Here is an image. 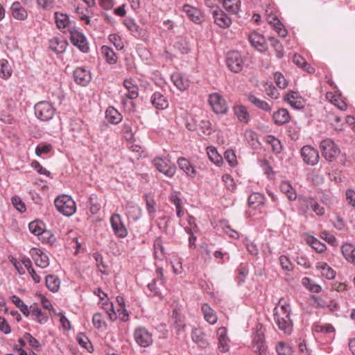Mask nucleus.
<instances>
[{
    "label": "nucleus",
    "mask_w": 355,
    "mask_h": 355,
    "mask_svg": "<svg viewBox=\"0 0 355 355\" xmlns=\"http://www.w3.org/2000/svg\"><path fill=\"white\" fill-rule=\"evenodd\" d=\"M30 254L37 266L41 268H46L49 266V257L40 249L36 248L31 249Z\"/></svg>",
    "instance_id": "f8f14e48"
},
{
    "label": "nucleus",
    "mask_w": 355,
    "mask_h": 355,
    "mask_svg": "<svg viewBox=\"0 0 355 355\" xmlns=\"http://www.w3.org/2000/svg\"><path fill=\"white\" fill-rule=\"evenodd\" d=\"M279 188L281 191L286 195L288 200L293 201L297 199V193L289 182H282Z\"/></svg>",
    "instance_id": "f704fd0d"
},
{
    "label": "nucleus",
    "mask_w": 355,
    "mask_h": 355,
    "mask_svg": "<svg viewBox=\"0 0 355 355\" xmlns=\"http://www.w3.org/2000/svg\"><path fill=\"white\" fill-rule=\"evenodd\" d=\"M55 19L58 28L64 29L69 28L70 21L67 14L56 12L55 13Z\"/></svg>",
    "instance_id": "79ce46f5"
},
{
    "label": "nucleus",
    "mask_w": 355,
    "mask_h": 355,
    "mask_svg": "<svg viewBox=\"0 0 355 355\" xmlns=\"http://www.w3.org/2000/svg\"><path fill=\"white\" fill-rule=\"evenodd\" d=\"M284 99L295 109H302L305 105L303 98L296 92H290L285 96Z\"/></svg>",
    "instance_id": "a211bd4d"
},
{
    "label": "nucleus",
    "mask_w": 355,
    "mask_h": 355,
    "mask_svg": "<svg viewBox=\"0 0 355 355\" xmlns=\"http://www.w3.org/2000/svg\"><path fill=\"white\" fill-rule=\"evenodd\" d=\"M75 81L80 85L85 86L91 80L89 71L82 67H78L73 73Z\"/></svg>",
    "instance_id": "4be33fe9"
},
{
    "label": "nucleus",
    "mask_w": 355,
    "mask_h": 355,
    "mask_svg": "<svg viewBox=\"0 0 355 355\" xmlns=\"http://www.w3.org/2000/svg\"><path fill=\"white\" fill-rule=\"evenodd\" d=\"M274 80H275L277 85L279 88L284 89L288 85L287 80H286V78H284L283 74L279 72H276L274 74Z\"/></svg>",
    "instance_id": "69168bd1"
},
{
    "label": "nucleus",
    "mask_w": 355,
    "mask_h": 355,
    "mask_svg": "<svg viewBox=\"0 0 355 355\" xmlns=\"http://www.w3.org/2000/svg\"><path fill=\"white\" fill-rule=\"evenodd\" d=\"M110 223L114 234L120 238H125L128 235V230L124 225L121 216L114 214L110 218Z\"/></svg>",
    "instance_id": "9b49d317"
},
{
    "label": "nucleus",
    "mask_w": 355,
    "mask_h": 355,
    "mask_svg": "<svg viewBox=\"0 0 355 355\" xmlns=\"http://www.w3.org/2000/svg\"><path fill=\"white\" fill-rule=\"evenodd\" d=\"M291 313V300L288 297H282L274 309V320L279 329L286 334H291L293 323L290 318Z\"/></svg>",
    "instance_id": "f257e3e1"
},
{
    "label": "nucleus",
    "mask_w": 355,
    "mask_h": 355,
    "mask_svg": "<svg viewBox=\"0 0 355 355\" xmlns=\"http://www.w3.org/2000/svg\"><path fill=\"white\" fill-rule=\"evenodd\" d=\"M10 10L12 17L17 20L24 21L28 17L26 10L19 1H15L12 4Z\"/></svg>",
    "instance_id": "a878e982"
},
{
    "label": "nucleus",
    "mask_w": 355,
    "mask_h": 355,
    "mask_svg": "<svg viewBox=\"0 0 355 355\" xmlns=\"http://www.w3.org/2000/svg\"><path fill=\"white\" fill-rule=\"evenodd\" d=\"M326 98L334 105L338 107L340 110H345L347 107V105L343 100V96L338 92H328L326 94Z\"/></svg>",
    "instance_id": "aec40b11"
},
{
    "label": "nucleus",
    "mask_w": 355,
    "mask_h": 355,
    "mask_svg": "<svg viewBox=\"0 0 355 355\" xmlns=\"http://www.w3.org/2000/svg\"><path fill=\"white\" fill-rule=\"evenodd\" d=\"M207 154L211 162L220 166L223 162L222 157L218 154L216 148L214 146H208L206 149Z\"/></svg>",
    "instance_id": "a18cd8bd"
},
{
    "label": "nucleus",
    "mask_w": 355,
    "mask_h": 355,
    "mask_svg": "<svg viewBox=\"0 0 355 355\" xmlns=\"http://www.w3.org/2000/svg\"><path fill=\"white\" fill-rule=\"evenodd\" d=\"M199 126L200 130L205 135H210L213 131L211 123L209 120H202Z\"/></svg>",
    "instance_id": "0e129e2a"
},
{
    "label": "nucleus",
    "mask_w": 355,
    "mask_h": 355,
    "mask_svg": "<svg viewBox=\"0 0 355 355\" xmlns=\"http://www.w3.org/2000/svg\"><path fill=\"white\" fill-rule=\"evenodd\" d=\"M341 252L345 259L355 264V247L351 243H345L341 247Z\"/></svg>",
    "instance_id": "2f4dec72"
},
{
    "label": "nucleus",
    "mask_w": 355,
    "mask_h": 355,
    "mask_svg": "<svg viewBox=\"0 0 355 355\" xmlns=\"http://www.w3.org/2000/svg\"><path fill=\"white\" fill-rule=\"evenodd\" d=\"M102 308L105 311L107 316L109 317L111 321L114 322L117 319V315L114 309L112 302L108 300L105 301V302H103Z\"/></svg>",
    "instance_id": "8fccbe9b"
},
{
    "label": "nucleus",
    "mask_w": 355,
    "mask_h": 355,
    "mask_svg": "<svg viewBox=\"0 0 355 355\" xmlns=\"http://www.w3.org/2000/svg\"><path fill=\"white\" fill-rule=\"evenodd\" d=\"M276 351L278 355H292V347L284 342H279L276 345Z\"/></svg>",
    "instance_id": "603ef678"
},
{
    "label": "nucleus",
    "mask_w": 355,
    "mask_h": 355,
    "mask_svg": "<svg viewBox=\"0 0 355 355\" xmlns=\"http://www.w3.org/2000/svg\"><path fill=\"white\" fill-rule=\"evenodd\" d=\"M237 119L243 123H248L250 119L249 112L246 107L242 105H234L232 108Z\"/></svg>",
    "instance_id": "bb28decb"
},
{
    "label": "nucleus",
    "mask_w": 355,
    "mask_h": 355,
    "mask_svg": "<svg viewBox=\"0 0 355 355\" xmlns=\"http://www.w3.org/2000/svg\"><path fill=\"white\" fill-rule=\"evenodd\" d=\"M170 201L175 205L176 214L178 218H182L184 214V209L182 206L181 198L178 196V192L173 193L170 196Z\"/></svg>",
    "instance_id": "ea45409f"
},
{
    "label": "nucleus",
    "mask_w": 355,
    "mask_h": 355,
    "mask_svg": "<svg viewBox=\"0 0 355 355\" xmlns=\"http://www.w3.org/2000/svg\"><path fill=\"white\" fill-rule=\"evenodd\" d=\"M30 231L36 236H39L44 230V224L40 220L32 221L28 225Z\"/></svg>",
    "instance_id": "5fc2aeb1"
},
{
    "label": "nucleus",
    "mask_w": 355,
    "mask_h": 355,
    "mask_svg": "<svg viewBox=\"0 0 355 355\" xmlns=\"http://www.w3.org/2000/svg\"><path fill=\"white\" fill-rule=\"evenodd\" d=\"M30 310L32 314V316L34 317V320L38 322L40 324L45 323L47 320L48 317L46 315L42 312L41 309L38 307V306L36 304H34L30 306Z\"/></svg>",
    "instance_id": "a19ab883"
},
{
    "label": "nucleus",
    "mask_w": 355,
    "mask_h": 355,
    "mask_svg": "<svg viewBox=\"0 0 355 355\" xmlns=\"http://www.w3.org/2000/svg\"><path fill=\"white\" fill-rule=\"evenodd\" d=\"M302 285L312 293H318L321 291V286L315 284L314 282L309 277H304L302 279Z\"/></svg>",
    "instance_id": "09e8293b"
},
{
    "label": "nucleus",
    "mask_w": 355,
    "mask_h": 355,
    "mask_svg": "<svg viewBox=\"0 0 355 355\" xmlns=\"http://www.w3.org/2000/svg\"><path fill=\"white\" fill-rule=\"evenodd\" d=\"M252 349L257 355H267L264 330L261 324L256 326L255 331L252 334Z\"/></svg>",
    "instance_id": "7ed1b4c3"
},
{
    "label": "nucleus",
    "mask_w": 355,
    "mask_h": 355,
    "mask_svg": "<svg viewBox=\"0 0 355 355\" xmlns=\"http://www.w3.org/2000/svg\"><path fill=\"white\" fill-rule=\"evenodd\" d=\"M320 236L322 239L324 240L329 244L336 246L338 245L336 238L327 231H323L320 233Z\"/></svg>",
    "instance_id": "052dcab7"
},
{
    "label": "nucleus",
    "mask_w": 355,
    "mask_h": 355,
    "mask_svg": "<svg viewBox=\"0 0 355 355\" xmlns=\"http://www.w3.org/2000/svg\"><path fill=\"white\" fill-rule=\"evenodd\" d=\"M101 54L110 64H114L117 62V56L113 49L107 46H103L101 48Z\"/></svg>",
    "instance_id": "e433bc0d"
},
{
    "label": "nucleus",
    "mask_w": 355,
    "mask_h": 355,
    "mask_svg": "<svg viewBox=\"0 0 355 355\" xmlns=\"http://www.w3.org/2000/svg\"><path fill=\"white\" fill-rule=\"evenodd\" d=\"M301 157L304 163L314 166L318 163L320 156L318 151L313 146L307 145L301 149Z\"/></svg>",
    "instance_id": "1a4fd4ad"
},
{
    "label": "nucleus",
    "mask_w": 355,
    "mask_h": 355,
    "mask_svg": "<svg viewBox=\"0 0 355 355\" xmlns=\"http://www.w3.org/2000/svg\"><path fill=\"white\" fill-rule=\"evenodd\" d=\"M272 119L276 124L282 125L289 121L290 116L286 109L282 108L273 114Z\"/></svg>",
    "instance_id": "c9c22d12"
},
{
    "label": "nucleus",
    "mask_w": 355,
    "mask_h": 355,
    "mask_svg": "<svg viewBox=\"0 0 355 355\" xmlns=\"http://www.w3.org/2000/svg\"><path fill=\"white\" fill-rule=\"evenodd\" d=\"M69 31L71 43L83 53L87 52L89 46L83 33L75 29H69Z\"/></svg>",
    "instance_id": "9d476101"
},
{
    "label": "nucleus",
    "mask_w": 355,
    "mask_h": 355,
    "mask_svg": "<svg viewBox=\"0 0 355 355\" xmlns=\"http://www.w3.org/2000/svg\"><path fill=\"white\" fill-rule=\"evenodd\" d=\"M265 141L271 146V148L275 153H279L282 150L280 141L272 135H267L264 139Z\"/></svg>",
    "instance_id": "de8ad7c7"
},
{
    "label": "nucleus",
    "mask_w": 355,
    "mask_h": 355,
    "mask_svg": "<svg viewBox=\"0 0 355 355\" xmlns=\"http://www.w3.org/2000/svg\"><path fill=\"white\" fill-rule=\"evenodd\" d=\"M209 103L213 111L217 114H224L227 112L228 106L225 100L218 93L209 95Z\"/></svg>",
    "instance_id": "6e6552de"
},
{
    "label": "nucleus",
    "mask_w": 355,
    "mask_h": 355,
    "mask_svg": "<svg viewBox=\"0 0 355 355\" xmlns=\"http://www.w3.org/2000/svg\"><path fill=\"white\" fill-rule=\"evenodd\" d=\"M39 239L42 242L47 244L53 245L55 241V237L53 234L46 230H44L38 236Z\"/></svg>",
    "instance_id": "864d4df0"
},
{
    "label": "nucleus",
    "mask_w": 355,
    "mask_h": 355,
    "mask_svg": "<svg viewBox=\"0 0 355 355\" xmlns=\"http://www.w3.org/2000/svg\"><path fill=\"white\" fill-rule=\"evenodd\" d=\"M0 74L4 78H9L12 74V69L9 62L5 59L0 60Z\"/></svg>",
    "instance_id": "6e6d98bb"
},
{
    "label": "nucleus",
    "mask_w": 355,
    "mask_h": 355,
    "mask_svg": "<svg viewBox=\"0 0 355 355\" xmlns=\"http://www.w3.org/2000/svg\"><path fill=\"white\" fill-rule=\"evenodd\" d=\"M92 322L94 326L97 329H105L107 327V324L102 314L99 313H96L93 315Z\"/></svg>",
    "instance_id": "bf43d9fd"
},
{
    "label": "nucleus",
    "mask_w": 355,
    "mask_h": 355,
    "mask_svg": "<svg viewBox=\"0 0 355 355\" xmlns=\"http://www.w3.org/2000/svg\"><path fill=\"white\" fill-rule=\"evenodd\" d=\"M46 285L51 291L55 293L60 288V281L58 277L49 275L46 277Z\"/></svg>",
    "instance_id": "c03bdc74"
},
{
    "label": "nucleus",
    "mask_w": 355,
    "mask_h": 355,
    "mask_svg": "<svg viewBox=\"0 0 355 355\" xmlns=\"http://www.w3.org/2000/svg\"><path fill=\"white\" fill-rule=\"evenodd\" d=\"M55 109L53 105L47 101L37 103L35 105V114L41 121H49L54 115Z\"/></svg>",
    "instance_id": "423d86ee"
},
{
    "label": "nucleus",
    "mask_w": 355,
    "mask_h": 355,
    "mask_svg": "<svg viewBox=\"0 0 355 355\" xmlns=\"http://www.w3.org/2000/svg\"><path fill=\"white\" fill-rule=\"evenodd\" d=\"M109 40L114 46L118 49L121 50L123 48L124 45L120 36L116 34H111L109 35Z\"/></svg>",
    "instance_id": "774afa93"
},
{
    "label": "nucleus",
    "mask_w": 355,
    "mask_h": 355,
    "mask_svg": "<svg viewBox=\"0 0 355 355\" xmlns=\"http://www.w3.org/2000/svg\"><path fill=\"white\" fill-rule=\"evenodd\" d=\"M315 268L322 277L327 279H333L336 277V271L325 262H318Z\"/></svg>",
    "instance_id": "b1692460"
},
{
    "label": "nucleus",
    "mask_w": 355,
    "mask_h": 355,
    "mask_svg": "<svg viewBox=\"0 0 355 355\" xmlns=\"http://www.w3.org/2000/svg\"><path fill=\"white\" fill-rule=\"evenodd\" d=\"M153 164L161 173L169 178L174 176L176 172L175 166H168L165 160L161 157H155L153 159Z\"/></svg>",
    "instance_id": "dca6fc26"
},
{
    "label": "nucleus",
    "mask_w": 355,
    "mask_h": 355,
    "mask_svg": "<svg viewBox=\"0 0 355 355\" xmlns=\"http://www.w3.org/2000/svg\"><path fill=\"white\" fill-rule=\"evenodd\" d=\"M270 24H271L274 27L275 30L279 36L282 37L286 36L287 31L284 28L283 24H282L279 19H273V21H270Z\"/></svg>",
    "instance_id": "4d7b16f0"
},
{
    "label": "nucleus",
    "mask_w": 355,
    "mask_h": 355,
    "mask_svg": "<svg viewBox=\"0 0 355 355\" xmlns=\"http://www.w3.org/2000/svg\"><path fill=\"white\" fill-rule=\"evenodd\" d=\"M226 64L231 71L239 73L243 68L244 61L239 52L232 51L227 53Z\"/></svg>",
    "instance_id": "39448f33"
},
{
    "label": "nucleus",
    "mask_w": 355,
    "mask_h": 355,
    "mask_svg": "<svg viewBox=\"0 0 355 355\" xmlns=\"http://www.w3.org/2000/svg\"><path fill=\"white\" fill-rule=\"evenodd\" d=\"M152 104L159 110L166 109L168 103L166 98L159 92H155L151 96Z\"/></svg>",
    "instance_id": "473e14b6"
},
{
    "label": "nucleus",
    "mask_w": 355,
    "mask_h": 355,
    "mask_svg": "<svg viewBox=\"0 0 355 355\" xmlns=\"http://www.w3.org/2000/svg\"><path fill=\"white\" fill-rule=\"evenodd\" d=\"M298 201L302 207L304 208V211L306 212L309 208H311L312 203H311V201L316 200L312 197L300 196Z\"/></svg>",
    "instance_id": "680f3d73"
},
{
    "label": "nucleus",
    "mask_w": 355,
    "mask_h": 355,
    "mask_svg": "<svg viewBox=\"0 0 355 355\" xmlns=\"http://www.w3.org/2000/svg\"><path fill=\"white\" fill-rule=\"evenodd\" d=\"M191 338L193 341L201 348H205L209 345V342L206 338V334L200 329L196 328L193 329Z\"/></svg>",
    "instance_id": "393cba45"
},
{
    "label": "nucleus",
    "mask_w": 355,
    "mask_h": 355,
    "mask_svg": "<svg viewBox=\"0 0 355 355\" xmlns=\"http://www.w3.org/2000/svg\"><path fill=\"white\" fill-rule=\"evenodd\" d=\"M224 157L230 166L235 167L238 165L236 156L235 152L233 150H227L224 153Z\"/></svg>",
    "instance_id": "13d9d810"
},
{
    "label": "nucleus",
    "mask_w": 355,
    "mask_h": 355,
    "mask_svg": "<svg viewBox=\"0 0 355 355\" xmlns=\"http://www.w3.org/2000/svg\"><path fill=\"white\" fill-rule=\"evenodd\" d=\"M123 86L127 90L125 94L130 99H135L139 95V88L137 85L132 79H125L123 81Z\"/></svg>",
    "instance_id": "cd10ccee"
},
{
    "label": "nucleus",
    "mask_w": 355,
    "mask_h": 355,
    "mask_svg": "<svg viewBox=\"0 0 355 355\" xmlns=\"http://www.w3.org/2000/svg\"><path fill=\"white\" fill-rule=\"evenodd\" d=\"M105 115L107 121L113 124H117L122 120V115L113 107L107 109Z\"/></svg>",
    "instance_id": "4c0bfd02"
},
{
    "label": "nucleus",
    "mask_w": 355,
    "mask_h": 355,
    "mask_svg": "<svg viewBox=\"0 0 355 355\" xmlns=\"http://www.w3.org/2000/svg\"><path fill=\"white\" fill-rule=\"evenodd\" d=\"M201 312L205 320L211 325H214L218 321L217 313L207 303L201 305Z\"/></svg>",
    "instance_id": "6ab92c4d"
},
{
    "label": "nucleus",
    "mask_w": 355,
    "mask_h": 355,
    "mask_svg": "<svg viewBox=\"0 0 355 355\" xmlns=\"http://www.w3.org/2000/svg\"><path fill=\"white\" fill-rule=\"evenodd\" d=\"M218 347L221 352H226L230 349V339L227 337V331L225 327H220L217 329Z\"/></svg>",
    "instance_id": "f3484780"
},
{
    "label": "nucleus",
    "mask_w": 355,
    "mask_h": 355,
    "mask_svg": "<svg viewBox=\"0 0 355 355\" xmlns=\"http://www.w3.org/2000/svg\"><path fill=\"white\" fill-rule=\"evenodd\" d=\"M222 180L225 184V187L230 191H234L236 189V184L234 183V179L229 174H225L222 177Z\"/></svg>",
    "instance_id": "338daca9"
},
{
    "label": "nucleus",
    "mask_w": 355,
    "mask_h": 355,
    "mask_svg": "<svg viewBox=\"0 0 355 355\" xmlns=\"http://www.w3.org/2000/svg\"><path fill=\"white\" fill-rule=\"evenodd\" d=\"M54 205L57 211L65 216H71L76 211V205L73 198L62 194L54 200Z\"/></svg>",
    "instance_id": "f03ea898"
},
{
    "label": "nucleus",
    "mask_w": 355,
    "mask_h": 355,
    "mask_svg": "<svg viewBox=\"0 0 355 355\" xmlns=\"http://www.w3.org/2000/svg\"><path fill=\"white\" fill-rule=\"evenodd\" d=\"M182 10L187 14L189 19L196 24H200L204 21V16L200 11L196 7L189 4H184Z\"/></svg>",
    "instance_id": "4468645a"
},
{
    "label": "nucleus",
    "mask_w": 355,
    "mask_h": 355,
    "mask_svg": "<svg viewBox=\"0 0 355 355\" xmlns=\"http://www.w3.org/2000/svg\"><path fill=\"white\" fill-rule=\"evenodd\" d=\"M248 40L251 45L259 51L263 52L267 49L268 45L264 36L256 31L249 34Z\"/></svg>",
    "instance_id": "ddd939ff"
},
{
    "label": "nucleus",
    "mask_w": 355,
    "mask_h": 355,
    "mask_svg": "<svg viewBox=\"0 0 355 355\" xmlns=\"http://www.w3.org/2000/svg\"><path fill=\"white\" fill-rule=\"evenodd\" d=\"M248 99L252 104L262 110L266 112H270L271 110V106L268 103L258 98L254 95L250 94Z\"/></svg>",
    "instance_id": "37998d69"
},
{
    "label": "nucleus",
    "mask_w": 355,
    "mask_h": 355,
    "mask_svg": "<svg viewBox=\"0 0 355 355\" xmlns=\"http://www.w3.org/2000/svg\"><path fill=\"white\" fill-rule=\"evenodd\" d=\"M312 329L315 333L328 335L330 338H334L335 336V328L329 323L315 322L313 324Z\"/></svg>",
    "instance_id": "5701e85b"
},
{
    "label": "nucleus",
    "mask_w": 355,
    "mask_h": 355,
    "mask_svg": "<svg viewBox=\"0 0 355 355\" xmlns=\"http://www.w3.org/2000/svg\"><path fill=\"white\" fill-rule=\"evenodd\" d=\"M223 8L230 13L237 14L241 8L240 0H220Z\"/></svg>",
    "instance_id": "72a5a7b5"
},
{
    "label": "nucleus",
    "mask_w": 355,
    "mask_h": 355,
    "mask_svg": "<svg viewBox=\"0 0 355 355\" xmlns=\"http://www.w3.org/2000/svg\"><path fill=\"white\" fill-rule=\"evenodd\" d=\"M265 202V197L260 193H252L248 198V204L250 207L256 209L260 206L263 205Z\"/></svg>",
    "instance_id": "58836bf2"
},
{
    "label": "nucleus",
    "mask_w": 355,
    "mask_h": 355,
    "mask_svg": "<svg viewBox=\"0 0 355 355\" xmlns=\"http://www.w3.org/2000/svg\"><path fill=\"white\" fill-rule=\"evenodd\" d=\"M178 165L186 175L189 178H194L197 175V171L195 166L185 157H180L178 159Z\"/></svg>",
    "instance_id": "2eb2a0df"
},
{
    "label": "nucleus",
    "mask_w": 355,
    "mask_h": 355,
    "mask_svg": "<svg viewBox=\"0 0 355 355\" xmlns=\"http://www.w3.org/2000/svg\"><path fill=\"white\" fill-rule=\"evenodd\" d=\"M134 338L137 345L147 347L153 343V335L145 327H138L134 331Z\"/></svg>",
    "instance_id": "0eeeda50"
},
{
    "label": "nucleus",
    "mask_w": 355,
    "mask_h": 355,
    "mask_svg": "<svg viewBox=\"0 0 355 355\" xmlns=\"http://www.w3.org/2000/svg\"><path fill=\"white\" fill-rule=\"evenodd\" d=\"M215 23L223 28H228L232 24V19L223 10H217L213 12Z\"/></svg>",
    "instance_id": "412c9836"
},
{
    "label": "nucleus",
    "mask_w": 355,
    "mask_h": 355,
    "mask_svg": "<svg viewBox=\"0 0 355 355\" xmlns=\"http://www.w3.org/2000/svg\"><path fill=\"white\" fill-rule=\"evenodd\" d=\"M155 257L157 259H163L164 257V248L162 245V241L160 239L157 238L154 242Z\"/></svg>",
    "instance_id": "3c124183"
},
{
    "label": "nucleus",
    "mask_w": 355,
    "mask_h": 355,
    "mask_svg": "<svg viewBox=\"0 0 355 355\" xmlns=\"http://www.w3.org/2000/svg\"><path fill=\"white\" fill-rule=\"evenodd\" d=\"M171 80L175 87L180 91H184L189 87V81L178 73H173Z\"/></svg>",
    "instance_id": "c756f323"
},
{
    "label": "nucleus",
    "mask_w": 355,
    "mask_h": 355,
    "mask_svg": "<svg viewBox=\"0 0 355 355\" xmlns=\"http://www.w3.org/2000/svg\"><path fill=\"white\" fill-rule=\"evenodd\" d=\"M320 146L323 157L329 162L334 161L340 153V148L331 139L322 141Z\"/></svg>",
    "instance_id": "20e7f679"
},
{
    "label": "nucleus",
    "mask_w": 355,
    "mask_h": 355,
    "mask_svg": "<svg viewBox=\"0 0 355 355\" xmlns=\"http://www.w3.org/2000/svg\"><path fill=\"white\" fill-rule=\"evenodd\" d=\"M67 42L58 37H53L49 41V48L56 53H62L65 51Z\"/></svg>",
    "instance_id": "c85d7f7f"
},
{
    "label": "nucleus",
    "mask_w": 355,
    "mask_h": 355,
    "mask_svg": "<svg viewBox=\"0 0 355 355\" xmlns=\"http://www.w3.org/2000/svg\"><path fill=\"white\" fill-rule=\"evenodd\" d=\"M52 149L53 147L51 144H42L36 147L35 154L37 156H42V155L48 154L52 150Z\"/></svg>",
    "instance_id": "e2e57ef3"
},
{
    "label": "nucleus",
    "mask_w": 355,
    "mask_h": 355,
    "mask_svg": "<svg viewBox=\"0 0 355 355\" xmlns=\"http://www.w3.org/2000/svg\"><path fill=\"white\" fill-rule=\"evenodd\" d=\"M126 214L129 218L133 220H137L141 216V209L132 202H128L125 207Z\"/></svg>",
    "instance_id": "7c9ffc66"
},
{
    "label": "nucleus",
    "mask_w": 355,
    "mask_h": 355,
    "mask_svg": "<svg viewBox=\"0 0 355 355\" xmlns=\"http://www.w3.org/2000/svg\"><path fill=\"white\" fill-rule=\"evenodd\" d=\"M306 242L318 253H322L327 249V247L324 243H321L319 240L312 236L307 238Z\"/></svg>",
    "instance_id": "49530a36"
}]
</instances>
